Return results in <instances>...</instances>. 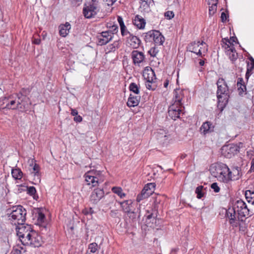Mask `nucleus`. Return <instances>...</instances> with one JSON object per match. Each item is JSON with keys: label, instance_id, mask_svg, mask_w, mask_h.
<instances>
[{"label": "nucleus", "instance_id": "nucleus-10", "mask_svg": "<svg viewBox=\"0 0 254 254\" xmlns=\"http://www.w3.org/2000/svg\"><path fill=\"white\" fill-rule=\"evenodd\" d=\"M155 185L154 183H148L142 190L141 193L139 194L136 198V200L139 202L142 199L147 198L154 190Z\"/></svg>", "mask_w": 254, "mask_h": 254}, {"label": "nucleus", "instance_id": "nucleus-48", "mask_svg": "<svg viewBox=\"0 0 254 254\" xmlns=\"http://www.w3.org/2000/svg\"><path fill=\"white\" fill-rule=\"evenodd\" d=\"M110 28L111 29L110 32L113 35L114 33H117L118 31V26L117 24H114L112 26H109Z\"/></svg>", "mask_w": 254, "mask_h": 254}, {"label": "nucleus", "instance_id": "nucleus-49", "mask_svg": "<svg viewBox=\"0 0 254 254\" xmlns=\"http://www.w3.org/2000/svg\"><path fill=\"white\" fill-rule=\"evenodd\" d=\"M165 16L168 19H171L174 17V13L172 11H168L165 13Z\"/></svg>", "mask_w": 254, "mask_h": 254}, {"label": "nucleus", "instance_id": "nucleus-20", "mask_svg": "<svg viewBox=\"0 0 254 254\" xmlns=\"http://www.w3.org/2000/svg\"><path fill=\"white\" fill-rule=\"evenodd\" d=\"M156 138L158 141L162 144L165 143L168 139V142L171 139V136L169 134H167L165 130L160 129L156 134Z\"/></svg>", "mask_w": 254, "mask_h": 254}, {"label": "nucleus", "instance_id": "nucleus-30", "mask_svg": "<svg viewBox=\"0 0 254 254\" xmlns=\"http://www.w3.org/2000/svg\"><path fill=\"white\" fill-rule=\"evenodd\" d=\"M34 178V180L37 182L40 181V176L39 174V166L37 164H35L32 167V171L31 172Z\"/></svg>", "mask_w": 254, "mask_h": 254}, {"label": "nucleus", "instance_id": "nucleus-55", "mask_svg": "<svg viewBox=\"0 0 254 254\" xmlns=\"http://www.w3.org/2000/svg\"><path fill=\"white\" fill-rule=\"evenodd\" d=\"M118 21L119 23V25H120V26H122L123 27V25H125V24H124V21H123V18L121 16H118Z\"/></svg>", "mask_w": 254, "mask_h": 254}, {"label": "nucleus", "instance_id": "nucleus-61", "mask_svg": "<svg viewBox=\"0 0 254 254\" xmlns=\"http://www.w3.org/2000/svg\"><path fill=\"white\" fill-rule=\"evenodd\" d=\"M25 188H26V187H25V186H22V185L19 186V188H18V192H21L22 191H26V189H25Z\"/></svg>", "mask_w": 254, "mask_h": 254}, {"label": "nucleus", "instance_id": "nucleus-59", "mask_svg": "<svg viewBox=\"0 0 254 254\" xmlns=\"http://www.w3.org/2000/svg\"><path fill=\"white\" fill-rule=\"evenodd\" d=\"M32 42L33 44L36 45H39L41 43V39L39 38H34Z\"/></svg>", "mask_w": 254, "mask_h": 254}, {"label": "nucleus", "instance_id": "nucleus-60", "mask_svg": "<svg viewBox=\"0 0 254 254\" xmlns=\"http://www.w3.org/2000/svg\"><path fill=\"white\" fill-rule=\"evenodd\" d=\"M71 115L73 116H75L78 115L77 111L75 109L71 108Z\"/></svg>", "mask_w": 254, "mask_h": 254}, {"label": "nucleus", "instance_id": "nucleus-24", "mask_svg": "<svg viewBox=\"0 0 254 254\" xmlns=\"http://www.w3.org/2000/svg\"><path fill=\"white\" fill-rule=\"evenodd\" d=\"M71 28V25L69 22H66L64 24H61L59 26V33L60 35L65 37L67 35Z\"/></svg>", "mask_w": 254, "mask_h": 254}, {"label": "nucleus", "instance_id": "nucleus-42", "mask_svg": "<svg viewBox=\"0 0 254 254\" xmlns=\"http://www.w3.org/2000/svg\"><path fill=\"white\" fill-rule=\"evenodd\" d=\"M120 28H121V34L123 36H127V35H129V34H131L128 31V30L126 28V27L125 25H123V27L122 26H121L120 27Z\"/></svg>", "mask_w": 254, "mask_h": 254}, {"label": "nucleus", "instance_id": "nucleus-34", "mask_svg": "<svg viewBox=\"0 0 254 254\" xmlns=\"http://www.w3.org/2000/svg\"><path fill=\"white\" fill-rule=\"evenodd\" d=\"M112 191L114 193L118 194L121 198H124L126 196V194L120 187H113L112 188Z\"/></svg>", "mask_w": 254, "mask_h": 254}, {"label": "nucleus", "instance_id": "nucleus-32", "mask_svg": "<svg viewBox=\"0 0 254 254\" xmlns=\"http://www.w3.org/2000/svg\"><path fill=\"white\" fill-rule=\"evenodd\" d=\"M195 193L196 194V197L198 199H201L202 197H203L205 193L204 192L203 186H198L195 190Z\"/></svg>", "mask_w": 254, "mask_h": 254}, {"label": "nucleus", "instance_id": "nucleus-12", "mask_svg": "<svg viewBox=\"0 0 254 254\" xmlns=\"http://www.w3.org/2000/svg\"><path fill=\"white\" fill-rule=\"evenodd\" d=\"M113 37L110 31H103L97 36V44L100 46L106 45L112 39Z\"/></svg>", "mask_w": 254, "mask_h": 254}, {"label": "nucleus", "instance_id": "nucleus-3", "mask_svg": "<svg viewBox=\"0 0 254 254\" xmlns=\"http://www.w3.org/2000/svg\"><path fill=\"white\" fill-rule=\"evenodd\" d=\"M217 97L219 106L223 108L228 103L229 97L228 87L223 78H220L217 81Z\"/></svg>", "mask_w": 254, "mask_h": 254}, {"label": "nucleus", "instance_id": "nucleus-25", "mask_svg": "<svg viewBox=\"0 0 254 254\" xmlns=\"http://www.w3.org/2000/svg\"><path fill=\"white\" fill-rule=\"evenodd\" d=\"M240 168L239 167H235L232 168L231 170L230 169V182L238 180L240 178Z\"/></svg>", "mask_w": 254, "mask_h": 254}, {"label": "nucleus", "instance_id": "nucleus-29", "mask_svg": "<svg viewBox=\"0 0 254 254\" xmlns=\"http://www.w3.org/2000/svg\"><path fill=\"white\" fill-rule=\"evenodd\" d=\"M89 174L93 176L95 180L98 181L99 183H101L104 181V177L102 174V172L100 171L91 170L88 171Z\"/></svg>", "mask_w": 254, "mask_h": 254}, {"label": "nucleus", "instance_id": "nucleus-26", "mask_svg": "<svg viewBox=\"0 0 254 254\" xmlns=\"http://www.w3.org/2000/svg\"><path fill=\"white\" fill-rule=\"evenodd\" d=\"M214 127L212 124L210 122L207 121L202 124L200 127V130L204 134H206L212 132L214 130Z\"/></svg>", "mask_w": 254, "mask_h": 254}, {"label": "nucleus", "instance_id": "nucleus-21", "mask_svg": "<svg viewBox=\"0 0 254 254\" xmlns=\"http://www.w3.org/2000/svg\"><path fill=\"white\" fill-rule=\"evenodd\" d=\"M143 76L146 81H153L154 79H156L154 70L148 66L145 68L143 73Z\"/></svg>", "mask_w": 254, "mask_h": 254}, {"label": "nucleus", "instance_id": "nucleus-28", "mask_svg": "<svg viewBox=\"0 0 254 254\" xmlns=\"http://www.w3.org/2000/svg\"><path fill=\"white\" fill-rule=\"evenodd\" d=\"M133 24L139 29L144 28L146 22L145 20L140 15H137L133 20Z\"/></svg>", "mask_w": 254, "mask_h": 254}, {"label": "nucleus", "instance_id": "nucleus-9", "mask_svg": "<svg viewBox=\"0 0 254 254\" xmlns=\"http://www.w3.org/2000/svg\"><path fill=\"white\" fill-rule=\"evenodd\" d=\"M17 96L16 95L15 97L8 96V97H5L3 100L2 104H1L2 108L3 109H8L11 110H17Z\"/></svg>", "mask_w": 254, "mask_h": 254}, {"label": "nucleus", "instance_id": "nucleus-53", "mask_svg": "<svg viewBox=\"0 0 254 254\" xmlns=\"http://www.w3.org/2000/svg\"><path fill=\"white\" fill-rule=\"evenodd\" d=\"M73 120L75 122L80 123L82 121V118L81 116L77 115L74 116V117L73 118Z\"/></svg>", "mask_w": 254, "mask_h": 254}, {"label": "nucleus", "instance_id": "nucleus-14", "mask_svg": "<svg viewBox=\"0 0 254 254\" xmlns=\"http://www.w3.org/2000/svg\"><path fill=\"white\" fill-rule=\"evenodd\" d=\"M16 231L17 235L18 236L19 239L23 238L25 234L29 232H31L32 229L31 225H25L24 223H22L21 224H17L16 225Z\"/></svg>", "mask_w": 254, "mask_h": 254}, {"label": "nucleus", "instance_id": "nucleus-43", "mask_svg": "<svg viewBox=\"0 0 254 254\" xmlns=\"http://www.w3.org/2000/svg\"><path fill=\"white\" fill-rule=\"evenodd\" d=\"M222 42L223 44L225 45V48L226 49L230 47V44L233 45V44L230 42V39H229L227 38L223 39L222 40Z\"/></svg>", "mask_w": 254, "mask_h": 254}, {"label": "nucleus", "instance_id": "nucleus-2", "mask_svg": "<svg viewBox=\"0 0 254 254\" xmlns=\"http://www.w3.org/2000/svg\"><path fill=\"white\" fill-rule=\"evenodd\" d=\"M211 175L223 183L230 182V169L225 164L220 163L212 165L210 168Z\"/></svg>", "mask_w": 254, "mask_h": 254}, {"label": "nucleus", "instance_id": "nucleus-35", "mask_svg": "<svg viewBox=\"0 0 254 254\" xmlns=\"http://www.w3.org/2000/svg\"><path fill=\"white\" fill-rule=\"evenodd\" d=\"M129 89L130 91L133 92L134 93L138 95L139 93V88L137 85L134 83L132 82L130 84L129 86Z\"/></svg>", "mask_w": 254, "mask_h": 254}, {"label": "nucleus", "instance_id": "nucleus-18", "mask_svg": "<svg viewBox=\"0 0 254 254\" xmlns=\"http://www.w3.org/2000/svg\"><path fill=\"white\" fill-rule=\"evenodd\" d=\"M34 236L31 234V232L25 234L23 238L19 240L21 243L24 245H31L34 247H38L39 243H33Z\"/></svg>", "mask_w": 254, "mask_h": 254}, {"label": "nucleus", "instance_id": "nucleus-7", "mask_svg": "<svg viewBox=\"0 0 254 254\" xmlns=\"http://www.w3.org/2000/svg\"><path fill=\"white\" fill-rule=\"evenodd\" d=\"M145 39L146 41L149 42L152 40L157 45H162L165 41L163 35L157 30H151L147 32Z\"/></svg>", "mask_w": 254, "mask_h": 254}, {"label": "nucleus", "instance_id": "nucleus-50", "mask_svg": "<svg viewBox=\"0 0 254 254\" xmlns=\"http://www.w3.org/2000/svg\"><path fill=\"white\" fill-rule=\"evenodd\" d=\"M237 87L240 95L243 94V93L246 91V86L245 84Z\"/></svg>", "mask_w": 254, "mask_h": 254}, {"label": "nucleus", "instance_id": "nucleus-45", "mask_svg": "<svg viewBox=\"0 0 254 254\" xmlns=\"http://www.w3.org/2000/svg\"><path fill=\"white\" fill-rule=\"evenodd\" d=\"M153 81H146L145 85L146 88L149 90H154L155 89V86L152 85Z\"/></svg>", "mask_w": 254, "mask_h": 254}, {"label": "nucleus", "instance_id": "nucleus-54", "mask_svg": "<svg viewBox=\"0 0 254 254\" xmlns=\"http://www.w3.org/2000/svg\"><path fill=\"white\" fill-rule=\"evenodd\" d=\"M22 251L20 250L19 248H15L11 252V254H22Z\"/></svg>", "mask_w": 254, "mask_h": 254}, {"label": "nucleus", "instance_id": "nucleus-19", "mask_svg": "<svg viewBox=\"0 0 254 254\" xmlns=\"http://www.w3.org/2000/svg\"><path fill=\"white\" fill-rule=\"evenodd\" d=\"M132 200L131 199L125 200L122 202H119V203L121 205L123 211H124L125 213L134 214V212L132 211Z\"/></svg>", "mask_w": 254, "mask_h": 254}, {"label": "nucleus", "instance_id": "nucleus-57", "mask_svg": "<svg viewBox=\"0 0 254 254\" xmlns=\"http://www.w3.org/2000/svg\"><path fill=\"white\" fill-rule=\"evenodd\" d=\"M243 84H245L243 79L242 78H239L237 84V86L243 85Z\"/></svg>", "mask_w": 254, "mask_h": 254}, {"label": "nucleus", "instance_id": "nucleus-1", "mask_svg": "<svg viewBox=\"0 0 254 254\" xmlns=\"http://www.w3.org/2000/svg\"><path fill=\"white\" fill-rule=\"evenodd\" d=\"M254 214L253 209L249 208L242 199L237 200L232 207L226 210V216L229 219L230 224L233 227H237L238 220L243 221V218L249 217Z\"/></svg>", "mask_w": 254, "mask_h": 254}, {"label": "nucleus", "instance_id": "nucleus-6", "mask_svg": "<svg viewBox=\"0 0 254 254\" xmlns=\"http://www.w3.org/2000/svg\"><path fill=\"white\" fill-rule=\"evenodd\" d=\"M206 44L203 42H193L187 47V51L196 54L199 57H203V53H206L207 49Z\"/></svg>", "mask_w": 254, "mask_h": 254}, {"label": "nucleus", "instance_id": "nucleus-36", "mask_svg": "<svg viewBox=\"0 0 254 254\" xmlns=\"http://www.w3.org/2000/svg\"><path fill=\"white\" fill-rule=\"evenodd\" d=\"M209 6V14L210 15H213L217 10V4L214 3H211L210 2H208Z\"/></svg>", "mask_w": 254, "mask_h": 254}, {"label": "nucleus", "instance_id": "nucleus-51", "mask_svg": "<svg viewBox=\"0 0 254 254\" xmlns=\"http://www.w3.org/2000/svg\"><path fill=\"white\" fill-rule=\"evenodd\" d=\"M45 219V215L42 212H39L38 216V219H37L38 221L39 222L42 223L44 221Z\"/></svg>", "mask_w": 254, "mask_h": 254}, {"label": "nucleus", "instance_id": "nucleus-11", "mask_svg": "<svg viewBox=\"0 0 254 254\" xmlns=\"http://www.w3.org/2000/svg\"><path fill=\"white\" fill-rule=\"evenodd\" d=\"M184 108V106H178L171 104L168 108V116L172 120H176L180 118V114L182 112V108Z\"/></svg>", "mask_w": 254, "mask_h": 254}, {"label": "nucleus", "instance_id": "nucleus-17", "mask_svg": "<svg viewBox=\"0 0 254 254\" xmlns=\"http://www.w3.org/2000/svg\"><path fill=\"white\" fill-rule=\"evenodd\" d=\"M184 97V92L179 89L175 90L174 92V97L172 99V104L183 106L182 100Z\"/></svg>", "mask_w": 254, "mask_h": 254}, {"label": "nucleus", "instance_id": "nucleus-15", "mask_svg": "<svg viewBox=\"0 0 254 254\" xmlns=\"http://www.w3.org/2000/svg\"><path fill=\"white\" fill-rule=\"evenodd\" d=\"M104 194L103 189H95L91 193L90 201L93 204H97L104 196Z\"/></svg>", "mask_w": 254, "mask_h": 254}, {"label": "nucleus", "instance_id": "nucleus-46", "mask_svg": "<svg viewBox=\"0 0 254 254\" xmlns=\"http://www.w3.org/2000/svg\"><path fill=\"white\" fill-rule=\"evenodd\" d=\"M211 188L215 192H218L220 191V188L218 186L217 183H213L211 185Z\"/></svg>", "mask_w": 254, "mask_h": 254}, {"label": "nucleus", "instance_id": "nucleus-47", "mask_svg": "<svg viewBox=\"0 0 254 254\" xmlns=\"http://www.w3.org/2000/svg\"><path fill=\"white\" fill-rule=\"evenodd\" d=\"M230 53H229L228 55L229 56V58L232 61H234L237 59V53L235 52L231 51Z\"/></svg>", "mask_w": 254, "mask_h": 254}, {"label": "nucleus", "instance_id": "nucleus-52", "mask_svg": "<svg viewBox=\"0 0 254 254\" xmlns=\"http://www.w3.org/2000/svg\"><path fill=\"white\" fill-rule=\"evenodd\" d=\"M228 16L224 12H222L221 14V19L222 22H226L227 20Z\"/></svg>", "mask_w": 254, "mask_h": 254}, {"label": "nucleus", "instance_id": "nucleus-16", "mask_svg": "<svg viewBox=\"0 0 254 254\" xmlns=\"http://www.w3.org/2000/svg\"><path fill=\"white\" fill-rule=\"evenodd\" d=\"M131 59L134 65H139V64L144 61L145 55L141 52L136 50L133 51L131 54Z\"/></svg>", "mask_w": 254, "mask_h": 254}, {"label": "nucleus", "instance_id": "nucleus-37", "mask_svg": "<svg viewBox=\"0 0 254 254\" xmlns=\"http://www.w3.org/2000/svg\"><path fill=\"white\" fill-rule=\"evenodd\" d=\"M30 92V91L29 88H22L21 91L16 95V96L18 97H21V96L27 97Z\"/></svg>", "mask_w": 254, "mask_h": 254}, {"label": "nucleus", "instance_id": "nucleus-4", "mask_svg": "<svg viewBox=\"0 0 254 254\" xmlns=\"http://www.w3.org/2000/svg\"><path fill=\"white\" fill-rule=\"evenodd\" d=\"M26 210L21 205L13 206L9 215V219L11 223L16 225L24 223L26 220Z\"/></svg>", "mask_w": 254, "mask_h": 254}, {"label": "nucleus", "instance_id": "nucleus-58", "mask_svg": "<svg viewBox=\"0 0 254 254\" xmlns=\"http://www.w3.org/2000/svg\"><path fill=\"white\" fill-rule=\"evenodd\" d=\"M82 0H71L72 4L74 5H79Z\"/></svg>", "mask_w": 254, "mask_h": 254}, {"label": "nucleus", "instance_id": "nucleus-23", "mask_svg": "<svg viewBox=\"0 0 254 254\" xmlns=\"http://www.w3.org/2000/svg\"><path fill=\"white\" fill-rule=\"evenodd\" d=\"M140 100V96L139 95H132L130 94L128 99L127 105L129 107H134L137 106Z\"/></svg>", "mask_w": 254, "mask_h": 254}, {"label": "nucleus", "instance_id": "nucleus-13", "mask_svg": "<svg viewBox=\"0 0 254 254\" xmlns=\"http://www.w3.org/2000/svg\"><path fill=\"white\" fill-rule=\"evenodd\" d=\"M224 156L228 158H231L239 152L238 147L234 144H229L223 146L222 148Z\"/></svg>", "mask_w": 254, "mask_h": 254}, {"label": "nucleus", "instance_id": "nucleus-63", "mask_svg": "<svg viewBox=\"0 0 254 254\" xmlns=\"http://www.w3.org/2000/svg\"><path fill=\"white\" fill-rule=\"evenodd\" d=\"M117 214V210H111L110 212V215L112 217H115L116 216Z\"/></svg>", "mask_w": 254, "mask_h": 254}, {"label": "nucleus", "instance_id": "nucleus-38", "mask_svg": "<svg viewBox=\"0 0 254 254\" xmlns=\"http://www.w3.org/2000/svg\"><path fill=\"white\" fill-rule=\"evenodd\" d=\"M140 7H142L144 9H145L149 7L150 4L151 3L152 0H140Z\"/></svg>", "mask_w": 254, "mask_h": 254}, {"label": "nucleus", "instance_id": "nucleus-31", "mask_svg": "<svg viewBox=\"0 0 254 254\" xmlns=\"http://www.w3.org/2000/svg\"><path fill=\"white\" fill-rule=\"evenodd\" d=\"M25 189H26V191H27V193L30 195L33 196L34 199H37V198H38V195H36V190L34 187H26Z\"/></svg>", "mask_w": 254, "mask_h": 254}, {"label": "nucleus", "instance_id": "nucleus-62", "mask_svg": "<svg viewBox=\"0 0 254 254\" xmlns=\"http://www.w3.org/2000/svg\"><path fill=\"white\" fill-rule=\"evenodd\" d=\"M230 42L232 44H233V42H236V41H237V42L238 43L237 38L235 36H233V37H230Z\"/></svg>", "mask_w": 254, "mask_h": 254}, {"label": "nucleus", "instance_id": "nucleus-22", "mask_svg": "<svg viewBox=\"0 0 254 254\" xmlns=\"http://www.w3.org/2000/svg\"><path fill=\"white\" fill-rule=\"evenodd\" d=\"M127 41L130 47L133 49L137 48L141 43L140 40L137 37L133 35L131 33L129 34V36L127 37Z\"/></svg>", "mask_w": 254, "mask_h": 254}, {"label": "nucleus", "instance_id": "nucleus-56", "mask_svg": "<svg viewBox=\"0 0 254 254\" xmlns=\"http://www.w3.org/2000/svg\"><path fill=\"white\" fill-rule=\"evenodd\" d=\"M230 47L229 48V49H228L226 51V53H227V54H228L229 53H231V51H233V52H236V50L235 49V48L234 47V45H230Z\"/></svg>", "mask_w": 254, "mask_h": 254}, {"label": "nucleus", "instance_id": "nucleus-27", "mask_svg": "<svg viewBox=\"0 0 254 254\" xmlns=\"http://www.w3.org/2000/svg\"><path fill=\"white\" fill-rule=\"evenodd\" d=\"M85 180L87 183V185H92V187H94L98 186L100 183H98V181L95 180L94 177L89 174L88 171L86 172L84 175Z\"/></svg>", "mask_w": 254, "mask_h": 254}, {"label": "nucleus", "instance_id": "nucleus-8", "mask_svg": "<svg viewBox=\"0 0 254 254\" xmlns=\"http://www.w3.org/2000/svg\"><path fill=\"white\" fill-rule=\"evenodd\" d=\"M17 109L21 112H26L30 111L31 109V103L30 99L28 97L21 96L17 97Z\"/></svg>", "mask_w": 254, "mask_h": 254}, {"label": "nucleus", "instance_id": "nucleus-64", "mask_svg": "<svg viewBox=\"0 0 254 254\" xmlns=\"http://www.w3.org/2000/svg\"><path fill=\"white\" fill-rule=\"evenodd\" d=\"M250 171L254 172V159L252 161Z\"/></svg>", "mask_w": 254, "mask_h": 254}, {"label": "nucleus", "instance_id": "nucleus-39", "mask_svg": "<svg viewBox=\"0 0 254 254\" xmlns=\"http://www.w3.org/2000/svg\"><path fill=\"white\" fill-rule=\"evenodd\" d=\"M245 196L246 199L251 198L253 199V205H254V191L250 190H247L245 191Z\"/></svg>", "mask_w": 254, "mask_h": 254}, {"label": "nucleus", "instance_id": "nucleus-33", "mask_svg": "<svg viewBox=\"0 0 254 254\" xmlns=\"http://www.w3.org/2000/svg\"><path fill=\"white\" fill-rule=\"evenodd\" d=\"M11 174L14 179H20L22 178L23 173L19 169H15L12 170Z\"/></svg>", "mask_w": 254, "mask_h": 254}, {"label": "nucleus", "instance_id": "nucleus-41", "mask_svg": "<svg viewBox=\"0 0 254 254\" xmlns=\"http://www.w3.org/2000/svg\"><path fill=\"white\" fill-rule=\"evenodd\" d=\"M98 245L96 243L90 244L88 246V249L90 250V252L94 253L97 250Z\"/></svg>", "mask_w": 254, "mask_h": 254}, {"label": "nucleus", "instance_id": "nucleus-44", "mask_svg": "<svg viewBox=\"0 0 254 254\" xmlns=\"http://www.w3.org/2000/svg\"><path fill=\"white\" fill-rule=\"evenodd\" d=\"M158 52V50L155 47L151 48L148 51V53L153 57H155Z\"/></svg>", "mask_w": 254, "mask_h": 254}, {"label": "nucleus", "instance_id": "nucleus-40", "mask_svg": "<svg viewBox=\"0 0 254 254\" xmlns=\"http://www.w3.org/2000/svg\"><path fill=\"white\" fill-rule=\"evenodd\" d=\"M254 68V66H252V65H251V66L250 67L249 63H248V67H247V72H246V75H245L246 78L247 79V80H248L250 76L252 74V70Z\"/></svg>", "mask_w": 254, "mask_h": 254}, {"label": "nucleus", "instance_id": "nucleus-5", "mask_svg": "<svg viewBox=\"0 0 254 254\" xmlns=\"http://www.w3.org/2000/svg\"><path fill=\"white\" fill-rule=\"evenodd\" d=\"M100 8L99 0H90L84 3L83 14L85 18L90 19L97 15Z\"/></svg>", "mask_w": 254, "mask_h": 254}]
</instances>
